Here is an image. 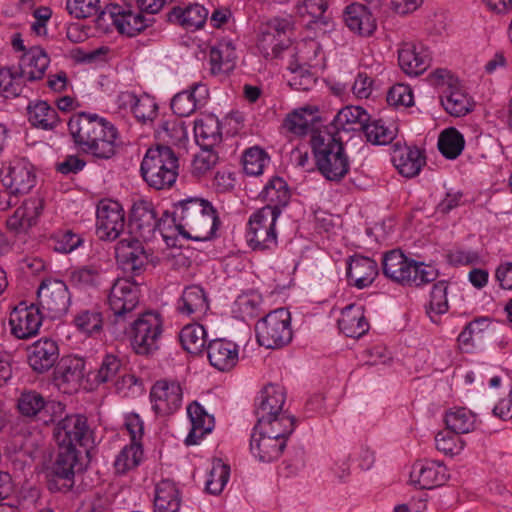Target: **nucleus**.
<instances>
[{"mask_svg": "<svg viewBox=\"0 0 512 512\" xmlns=\"http://www.w3.org/2000/svg\"><path fill=\"white\" fill-rule=\"evenodd\" d=\"M207 357L214 368L225 372L236 366L239 360V349L232 341L216 339L208 344Z\"/></svg>", "mask_w": 512, "mask_h": 512, "instance_id": "27", "label": "nucleus"}, {"mask_svg": "<svg viewBox=\"0 0 512 512\" xmlns=\"http://www.w3.org/2000/svg\"><path fill=\"white\" fill-rule=\"evenodd\" d=\"M206 330L198 324H188L180 332L179 339L182 347L190 354L202 353L206 344Z\"/></svg>", "mask_w": 512, "mask_h": 512, "instance_id": "50", "label": "nucleus"}, {"mask_svg": "<svg viewBox=\"0 0 512 512\" xmlns=\"http://www.w3.org/2000/svg\"><path fill=\"white\" fill-rule=\"evenodd\" d=\"M117 260L134 274H139L148 263V255L142 242L131 234H124L115 246Z\"/></svg>", "mask_w": 512, "mask_h": 512, "instance_id": "20", "label": "nucleus"}, {"mask_svg": "<svg viewBox=\"0 0 512 512\" xmlns=\"http://www.w3.org/2000/svg\"><path fill=\"white\" fill-rule=\"evenodd\" d=\"M363 131L367 140L374 145H387L397 135V126L383 119H370L365 122Z\"/></svg>", "mask_w": 512, "mask_h": 512, "instance_id": "43", "label": "nucleus"}, {"mask_svg": "<svg viewBox=\"0 0 512 512\" xmlns=\"http://www.w3.org/2000/svg\"><path fill=\"white\" fill-rule=\"evenodd\" d=\"M430 60V53L422 44L403 43L398 51L399 65L407 75L422 74L429 67Z\"/></svg>", "mask_w": 512, "mask_h": 512, "instance_id": "25", "label": "nucleus"}, {"mask_svg": "<svg viewBox=\"0 0 512 512\" xmlns=\"http://www.w3.org/2000/svg\"><path fill=\"white\" fill-rule=\"evenodd\" d=\"M369 120L368 113L360 106H346L335 115L331 125L327 127L330 131L337 133L339 131L354 130V125H360L363 129L365 122Z\"/></svg>", "mask_w": 512, "mask_h": 512, "instance_id": "42", "label": "nucleus"}, {"mask_svg": "<svg viewBox=\"0 0 512 512\" xmlns=\"http://www.w3.org/2000/svg\"><path fill=\"white\" fill-rule=\"evenodd\" d=\"M268 429H258L255 425L250 439V450L261 462H272L280 457L286 447L285 439L279 438L280 432L272 435Z\"/></svg>", "mask_w": 512, "mask_h": 512, "instance_id": "19", "label": "nucleus"}, {"mask_svg": "<svg viewBox=\"0 0 512 512\" xmlns=\"http://www.w3.org/2000/svg\"><path fill=\"white\" fill-rule=\"evenodd\" d=\"M445 424L455 434H466L475 429L476 415L463 407L453 408L446 412Z\"/></svg>", "mask_w": 512, "mask_h": 512, "instance_id": "48", "label": "nucleus"}, {"mask_svg": "<svg viewBox=\"0 0 512 512\" xmlns=\"http://www.w3.org/2000/svg\"><path fill=\"white\" fill-rule=\"evenodd\" d=\"M346 26L361 36H370L376 29V20L368 8L362 4L353 3L344 12Z\"/></svg>", "mask_w": 512, "mask_h": 512, "instance_id": "36", "label": "nucleus"}, {"mask_svg": "<svg viewBox=\"0 0 512 512\" xmlns=\"http://www.w3.org/2000/svg\"><path fill=\"white\" fill-rule=\"evenodd\" d=\"M128 330L131 345L140 355H149L159 348L163 332V319L156 311L141 313L136 319L128 320Z\"/></svg>", "mask_w": 512, "mask_h": 512, "instance_id": "8", "label": "nucleus"}, {"mask_svg": "<svg viewBox=\"0 0 512 512\" xmlns=\"http://www.w3.org/2000/svg\"><path fill=\"white\" fill-rule=\"evenodd\" d=\"M310 143L317 169L325 179L339 182L348 174L350 160L337 133L328 128L314 131Z\"/></svg>", "mask_w": 512, "mask_h": 512, "instance_id": "3", "label": "nucleus"}, {"mask_svg": "<svg viewBox=\"0 0 512 512\" xmlns=\"http://www.w3.org/2000/svg\"><path fill=\"white\" fill-rule=\"evenodd\" d=\"M262 298L258 293H247L240 295L234 304V312L242 320L252 319L260 313Z\"/></svg>", "mask_w": 512, "mask_h": 512, "instance_id": "59", "label": "nucleus"}, {"mask_svg": "<svg viewBox=\"0 0 512 512\" xmlns=\"http://www.w3.org/2000/svg\"><path fill=\"white\" fill-rule=\"evenodd\" d=\"M167 224L171 228L170 215L167 212L159 217V213L152 202L139 200L132 206L129 221L130 231L127 234L139 237L144 241H150L158 232L164 239H167Z\"/></svg>", "mask_w": 512, "mask_h": 512, "instance_id": "7", "label": "nucleus"}, {"mask_svg": "<svg viewBox=\"0 0 512 512\" xmlns=\"http://www.w3.org/2000/svg\"><path fill=\"white\" fill-rule=\"evenodd\" d=\"M58 446L59 451L53 465V472L60 478L70 480L73 478L76 468L80 466L78 452L72 446Z\"/></svg>", "mask_w": 512, "mask_h": 512, "instance_id": "47", "label": "nucleus"}, {"mask_svg": "<svg viewBox=\"0 0 512 512\" xmlns=\"http://www.w3.org/2000/svg\"><path fill=\"white\" fill-rule=\"evenodd\" d=\"M413 93L411 88L405 84L392 86L387 94V102L394 107H410L413 105Z\"/></svg>", "mask_w": 512, "mask_h": 512, "instance_id": "64", "label": "nucleus"}, {"mask_svg": "<svg viewBox=\"0 0 512 512\" xmlns=\"http://www.w3.org/2000/svg\"><path fill=\"white\" fill-rule=\"evenodd\" d=\"M42 321L43 315L39 306H27L22 302L9 315L11 334L18 339H29L39 332Z\"/></svg>", "mask_w": 512, "mask_h": 512, "instance_id": "17", "label": "nucleus"}, {"mask_svg": "<svg viewBox=\"0 0 512 512\" xmlns=\"http://www.w3.org/2000/svg\"><path fill=\"white\" fill-rule=\"evenodd\" d=\"M268 163V154L258 146L246 149L242 157L243 170L250 176H258L262 174L264 167Z\"/></svg>", "mask_w": 512, "mask_h": 512, "instance_id": "56", "label": "nucleus"}, {"mask_svg": "<svg viewBox=\"0 0 512 512\" xmlns=\"http://www.w3.org/2000/svg\"><path fill=\"white\" fill-rule=\"evenodd\" d=\"M435 446L439 452L447 456H454L463 450L464 442L448 429V431H440L436 434Z\"/></svg>", "mask_w": 512, "mask_h": 512, "instance_id": "61", "label": "nucleus"}, {"mask_svg": "<svg viewBox=\"0 0 512 512\" xmlns=\"http://www.w3.org/2000/svg\"><path fill=\"white\" fill-rule=\"evenodd\" d=\"M150 399L156 414H172L182 404L181 386L176 381L159 380L151 388Z\"/></svg>", "mask_w": 512, "mask_h": 512, "instance_id": "18", "label": "nucleus"}, {"mask_svg": "<svg viewBox=\"0 0 512 512\" xmlns=\"http://www.w3.org/2000/svg\"><path fill=\"white\" fill-rule=\"evenodd\" d=\"M54 437L58 445H68L75 447L88 446L92 439V430L90 429L87 418L80 414L66 416L60 420L55 429Z\"/></svg>", "mask_w": 512, "mask_h": 512, "instance_id": "15", "label": "nucleus"}, {"mask_svg": "<svg viewBox=\"0 0 512 512\" xmlns=\"http://www.w3.org/2000/svg\"><path fill=\"white\" fill-rule=\"evenodd\" d=\"M69 134L77 149L97 159H110L116 153L118 130L96 113L78 112L68 121Z\"/></svg>", "mask_w": 512, "mask_h": 512, "instance_id": "1", "label": "nucleus"}, {"mask_svg": "<svg viewBox=\"0 0 512 512\" xmlns=\"http://www.w3.org/2000/svg\"><path fill=\"white\" fill-rule=\"evenodd\" d=\"M125 227V213L122 206L113 200H102L96 210V233L101 240L114 241Z\"/></svg>", "mask_w": 512, "mask_h": 512, "instance_id": "12", "label": "nucleus"}, {"mask_svg": "<svg viewBox=\"0 0 512 512\" xmlns=\"http://www.w3.org/2000/svg\"><path fill=\"white\" fill-rule=\"evenodd\" d=\"M84 360L76 356L63 358L56 370L55 378L59 385L66 384L67 389L76 390L84 377Z\"/></svg>", "mask_w": 512, "mask_h": 512, "instance_id": "40", "label": "nucleus"}, {"mask_svg": "<svg viewBox=\"0 0 512 512\" xmlns=\"http://www.w3.org/2000/svg\"><path fill=\"white\" fill-rule=\"evenodd\" d=\"M258 429H268L272 435L276 433L273 431L280 432L279 438L287 440V438L292 434L295 428V420L292 416L283 413L272 416L271 419H263L257 420Z\"/></svg>", "mask_w": 512, "mask_h": 512, "instance_id": "55", "label": "nucleus"}, {"mask_svg": "<svg viewBox=\"0 0 512 512\" xmlns=\"http://www.w3.org/2000/svg\"><path fill=\"white\" fill-rule=\"evenodd\" d=\"M256 407L257 420L271 419L272 416L283 413L285 391L283 387L269 384L261 391Z\"/></svg>", "mask_w": 512, "mask_h": 512, "instance_id": "34", "label": "nucleus"}, {"mask_svg": "<svg viewBox=\"0 0 512 512\" xmlns=\"http://www.w3.org/2000/svg\"><path fill=\"white\" fill-rule=\"evenodd\" d=\"M279 216L280 211L270 207H262L250 215L246 238L253 250L264 251L277 247L276 222Z\"/></svg>", "mask_w": 512, "mask_h": 512, "instance_id": "10", "label": "nucleus"}, {"mask_svg": "<svg viewBox=\"0 0 512 512\" xmlns=\"http://www.w3.org/2000/svg\"><path fill=\"white\" fill-rule=\"evenodd\" d=\"M382 270L387 278L402 285L422 286L439 276L434 266L409 259L397 249L384 254Z\"/></svg>", "mask_w": 512, "mask_h": 512, "instance_id": "4", "label": "nucleus"}, {"mask_svg": "<svg viewBox=\"0 0 512 512\" xmlns=\"http://www.w3.org/2000/svg\"><path fill=\"white\" fill-rule=\"evenodd\" d=\"M19 412L29 418H38L47 424L54 420L51 413L63 409L60 403L46 401L45 398L36 391L23 392L18 399Z\"/></svg>", "mask_w": 512, "mask_h": 512, "instance_id": "22", "label": "nucleus"}, {"mask_svg": "<svg viewBox=\"0 0 512 512\" xmlns=\"http://www.w3.org/2000/svg\"><path fill=\"white\" fill-rule=\"evenodd\" d=\"M209 91L206 85L194 83L190 89L176 94L171 101V109L180 117L191 115L196 109L204 106Z\"/></svg>", "mask_w": 512, "mask_h": 512, "instance_id": "26", "label": "nucleus"}, {"mask_svg": "<svg viewBox=\"0 0 512 512\" xmlns=\"http://www.w3.org/2000/svg\"><path fill=\"white\" fill-rule=\"evenodd\" d=\"M4 187L16 196L28 194L37 183L34 165L26 158H14L7 162L2 170Z\"/></svg>", "mask_w": 512, "mask_h": 512, "instance_id": "11", "label": "nucleus"}, {"mask_svg": "<svg viewBox=\"0 0 512 512\" xmlns=\"http://www.w3.org/2000/svg\"><path fill=\"white\" fill-rule=\"evenodd\" d=\"M178 169L175 152L163 145L148 149L140 167L145 182L156 190L170 188L176 182Z\"/></svg>", "mask_w": 512, "mask_h": 512, "instance_id": "5", "label": "nucleus"}, {"mask_svg": "<svg viewBox=\"0 0 512 512\" xmlns=\"http://www.w3.org/2000/svg\"><path fill=\"white\" fill-rule=\"evenodd\" d=\"M447 290L448 284L446 281H438L432 287L427 313L433 322H436V316L448 311Z\"/></svg>", "mask_w": 512, "mask_h": 512, "instance_id": "58", "label": "nucleus"}, {"mask_svg": "<svg viewBox=\"0 0 512 512\" xmlns=\"http://www.w3.org/2000/svg\"><path fill=\"white\" fill-rule=\"evenodd\" d=\"M194 134L202 148H212L222 141L221 124L214 115H206L195 121Z\"/></svg>", "mask_w": 512, "mask_h": 512, "instance_id": "41", "label": "nucleus"}, {"mask_svg": "<svg viewBox=\"0 0 512 512\" xmlns=\"http://www.w3.org/2000/svg\"><path fill=\"white\" fill-rule=\"evenodd\" d=\"M209 15L208 9L200 4H190L185 7H174L167 14L168 21L190 31L200 29Z\"/></svg>", "mask_w": 512, "mask_h": 512, "instance_id": "31", "label": "nucleus"}, {"mask_svg": "<svg viewBox=\"0 0 512 512\" xmlns=\"http://www.w3.org/2000/svg\"><path fill=\"white\" fill-rule=\"evenodd\" d=\"M256 339L267 349H280L292 340L291 315L285 308L269 312L255 327Z\"/></svg>", "mask_w": 512, "mask_h": 512, "instance_id": "9", "label": "nucleus"}, {"mask_svg": "<svg viewBox=\"0 0 512 512\" xmlns=\"http://www.w3.org/2000/svg\"><path fill=\"white\" fill-rule=\"evenodd\" d=\"M378 275L377 263L365 256L355 255L347 263V278L358 289L368 287Z\"/></svg>", "mask_w": 512, "mask_h": 512, "instance_id": "30", "label": "nucleus"}, {"mask_svg": "<svg viewBox=\"0 0 512 512\" xmlns=\"http://www.w3.org/2000/svg\"><path fill=\"white\" fill-rule=\"evenodd\" d=\"M209 310V301L204 289L199 285L186 287L177 302V311L192 319H200Z\"/></svg>", "mask_w": 512, "mask_h": 512, "instance_id": "28", "label": "nucleus"}, {"mask_svg": "<svg viewBox=\"0 0 512 512\" xmlns=\"http://www.w3.org/2000/svg\"><path fill=\"white\" fill-rule=\"evenodd\" d=\"M211 72L214 75H227L236 66V49L229 39H222L211 47L210 53Z\"/></svg>", "mask_w": 512, "mask_h": 512, "instance_id": "32", "label": "nucleus"}, {"mask_svg": "<svg viewBox=\"0 0 512 512\" xmlns=\"http://www.w3.org/2000/svg\"><path fill=\"white\" fill-rule=\"evenodd\" d=\"M100 0H67L66 9L75 18H88L99 12Z\"/></svg>", "mask_w": 512, "mask_h": 512, "instance_id": "62", "label": "nucleus"}, {"mask_svg": "<svg viewBox=\"0 0 512 512\" xmlns=\"http://www.w3.org/2000/svg\"><path fill=\"white\" fill-rule=\"evenodd\" d=\"M181 496L176 484L161 480L155 488L154 512H180Z\"/></svg>", "mask_w": 512, "mask_h": 512, "instance_id": "39", "label": "nucleus"}, {"mask_svg": "<svg viewBox=\"0 0 512 512\" xmlns=\"http://www.w3.org/2000/svg\"><path fill=\"white\" fill-rule=\"evenodd\" d=\"M291 22L285 18H274L261 31L257 47L265 58L278 57L290 45Z\"/></svg>", "mask_w": 512, "mask_h": 512, "instance_id": "13", "label": "nucleus"}, {"mask_svg": "<svg viewBox=\"0 0 512 512\" xmlns=\"http://www.w3.org/2000/svg\"><path fill=\"white\" fill-rule=\"evenodd\" d=\"M123 372L121 360L112 354L103 357L94 380L97 383H107L114 381L120 373Z\"/></svg>", "mask_w": 512, "mask_h": 512, "instance_id": "60", "label": "nucleus"}, {"mask_svg": "<svg viewBox=\"0 0 512 512\" xmlns=\"http://www.w3.org/2000/svg\"><path fill=\"white\" fill-rule=\"evenodd\" d=\"M29 122L43 130H53L59 123L57 111L45 101H38L28 106Z\"/></svg>", "mask_w": 512, "mask_h": 512, "instance_id": "46", "label": "nucleus"}, {"mask_svg": "<svg viewBox=\"0 0 512 512\" xmlns=\"http://www.w3.org/2000/svg\"><path fill=\"white\" fill-rule=\"evenodd\" d=\"M116 104L120 110L129 111L138 123L144 125L152 124L158 115V105L147 93L122 91L116 97Z\"/></svg>", "mask_w": 512, "mask_h": 512, "instance_id": "16", "label": "nucleus"}, {"mask_svg": "<svg viewBox=\"0 0 512 512\" xmlns=\"http://www.w3.org/2000/svg\"><path fill=\"white\" fill-rule=\"evenodd\" d=\"M434 77L447 84L448 87L441 95V103L444 109L453 116H463L469 112L470 101L468 96L457 86L453 84L452 77L445 70H437Z\"/></svg>", "mask_w": 512, "mask_h": 512, "instance_id": "23", "label": "nucleus"}, {"mask_svg": "<svg viewBox=\"0 0 512 512\" xmlns=\"http://www.w3.org/2000/svg\"><path fill=\"white\" fill-rule=\"evenodd\" d=\"M73 323L80 333L97 336L103 331L104 320L102 312L92 307L79 310L74 316Z\"/></svg>", "mask_w": 512, "mask_h": 512, "instance_id": "45", "label": "nucleus"}, {"mask_svg": "<svg viewBox=\"0 0 512 512\" xmlns=\"http://www.w3.org/2000/svg\"><path fill=\"white\" fill-rule=\"evenodd\" d=\"M463 135L454 127L447 128L440 133L438 139L439 151L448 159L457 158L464 149Z\"/></svg>", "mask_w": 512, "mask_h": 512, "instance_id": "52", "label": "nucleus"}, {"mask_svg": "<svg viewBox=\"0 0 512 512\" xmlns=\"http://www.w3.org/2000/svg\"><path fill=\"white\" fill-rule=\"evenodd\" d=\"M392 162L401 175L407 178L419 174L425 164V157L417 147H397L392 154Z\"/></svg>", "mask_w": 512, "mask_h": 512, "instance_id": "35", "label": "nucleus"}, {"mask_svg": "<svg viewBox=\"0 0 512 512\" xmlns=\"http://www.w3.org/2000/svg\"><path fill=\"white\" fill-rule=\"evenodd\" d=\"M104 14H108L112 23L121 34L133 37L142 32L150 24V19L143 16L141 10H134L128 6L111 4Z\"/></svg>", "mask_w": 512, "mask_h": 512, "instance_id": "21", "label": "nucleus"}, {"mask_svg": "<svg viewBox=\"0 0 512 512\" xmlns=\"http://www.w3.org/2000/svg\"><path fill=\"white\" fill-rule=\"evenodd\" d=\"M170 220L179 235L193 241L211 240L220 225L212 203L197 197H189L175 203Z\"/></svg>", "mask_w": 512, "mask_h": 512, "instance_id": "2", "label": "nucleus"}, {"mask_svg": "<svg viewBox=\"0 0 512 512\" xmlns=\"http://www.w3.org/2000/svg\"><path fill=\"white\" fill-rule=\"evenodd\" d=\"M187 414L191 422V429L185 442L187 445H195L203 436L212 431L214 418L197 402H193L187 407Z\"/></svg>", "mask_w": 512, "mask_h": 512, "instance_id": "38", "label": "nucleus"}, {"mask_svg": "<svg viewBox=\"0 0 512 512\" xmlns=\"http://www.w3.org/2000/svg\"><path fill=\"white\" fill-rule=\"evenodd\" d=\"M156 133L161 140L173 145H180L188 138L184 121L174 117L162 121Z\"/></svg>", "mask_w": 512, "mask_h": 512, "instance_id": "53", "label": "nucleus"}, {"mask_svg": "<svg viewBox=\"0 0 512 512\" xmlns=\"http://www.w3.org/2000/svg\"><path fill=\"white\" fill-rule=\"evenodd\" d=\"M23 80L21 69L18 67L0 68V92L5 97H16L20 94Z\"/></svg>", "mask_w": 512, "mask_h": 512, "instance_id": "54", "label": "nucleus"}, {"mask_svg": "<svg viewBox=\"0 0 512 512\" xmlns=\"http://www.w3.org/2000/svg\"><path fill=\"white\" fill-rule=\"evenodd\" d=\"M58 358V345L50 338H41L27 348L28 363L38 373L50 370Z\"/></svg>", "mask_w": 512, "mask_h": 512, "instance_id": "24", "label": "nucleus"}, {"mask_svg": "<svg viewBox=\"0 0 512 512\" xmlns=\"http://www.w3.org/2000/svg\"><path fill=\"white\" fill-rule=\"evenodd\" d=\"M229 476L230 467L220 459L214 460L206 480V490L213 495L220 494L226 486Z\"/></svg>", "mask_w": 512, "mask_h": 512, "instance_id": "57", "label": "nucleus"}, {"mask_svg": "<svg viewBox=\"0 0 512 512\" xmlns=\"http://www.w3.org/2000/svg\"><path fill=\"white\" fill-rule=\"evenodd\" d=\"M143 449L141 443H130L122 448L114 461L117 474L124 475L135 469L142 461Z\"/></svg>", "mask_w": 512, "mask_h": 512, "instance_id": "51", "label": "nucleus"}, {"mask_svg": "<svg viewBox=\"0 0 512 512\" xmlns=\"http://www.w3.org/2000/svg\"><path fill=\"white\" fill-rule=\"evenodd\" d=\"M50 63L44 49L34 46L26 51L19 60V68L25 80L36 81L43 78Z\"/></svg>", "mask_w": 512, "mask_h": 512, "instance_id": "37", "label": "nucleus"}, {"mask_svg": "<svg viewBox=\"0 0 512 512\" xmlns=\"http://www.w3.org/2000/svg\"><path fill=\"white\" fill-rule=\"evenodd\" d=\"M446 480L445 467L434 461H418L410 472V481L421 489H431Z\"/></svg>", "mask_w": 512, "mask_h": 512, "instance_id": "29", "label": "nucleus"}, {"mask_svg": "<svg viewBox=\"0 0 512 512\" xmlns=\"http://www.w3.org/2000/svg\"><path fill=\"white\" fill-rule=\"evenodd\" d=\"M261 196L267 204L264 207L276 208L281 212L290 200V190L286 181L281 177H273L264 186Z\"/></svg>", "mask_w": 512, "mask_h": 512, "instance_id": "44", "label": "nucleus"}, {"mask_svg": "<svg viewBox=\"0 0 512 512\" xmlns=\"http://www.w3.org/2000/svg\"><path fill=\"white\" fill-rule=\"evenodd\" d=\"M100 270L95 266H84L71 273L72 282L81 287H95L100 283Z\"/></svg>", "mask_w": 512, "mask_h": 512, "instance_id": "63", "label": "nucleus"}, {"mask_svg": "<svg viewBox=\"0 0 512 512\" xmlns=\"http://www.w3.org/2000/svg\"><path fill=\"white\" fill-rule=\"evenodd\" d=\"M340 331L351 338H359L369 330V323L364 315V308L360 304H349L342 312L338 320Z\"/></svg>", "mask_w": 512, "mask_h": 512, "instance_id": "33", "label": "nucleus"}, {"mask_svg": "<svg viewBox=\"0 0 512 512\" xmlns=\"http://www.w3.org/2000/svg\"><path fill=\"white\" fill-rule=\"evenodd\" d=\"M37 299L39 307L51 318L63 315L70 304L68 288L58 279L43 280L37 291Z\"/></svg>", "mask_w": 512, "mask_h": 512, "instance_id": "14", "label": "nucleus"}, {"mask_svg": "<svg viewBox=\"0 0 512 512\" xmlns=\"http://www.w3.org/2000/svg\"><path fill=\"white\" fill-rule=\"evenodd\" d=\"M140 300V287L127 278L117 279L108 294V305L112 311L111 326L113 333L126 334L128 320L133 318V311Z\"/></svg>", "mask_w": 512, "mask_h": 512, "instance_id": "6", "label": "nucleus"}, {"mask_svg": "<svg viewBox=\"0 0 512 512\" xmlns=\"http://www.w3.org/2000/svg\"><path fill=\"white\" fill-rule=\"evenodd\" d=\"M316 113L317 109L310 106L295 110L286 117L284 127L295 135H305L316 120Z\"/></svg>", "mask_w": 512, "mask_h": 512, "instance_id": "49", "label": "nucleus"}]
</instances>
